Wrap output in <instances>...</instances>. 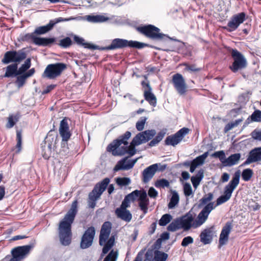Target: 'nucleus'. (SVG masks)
Instances as JSON below:
<instances>
[{
  "instance_id": "22",
  "label": "nucleus",
  "mask_w": 261,
  "mask_h": 261,
  "mask_svg": "<svg viewBox=\"0 0 261 261\" xmlns=\"http://www.w3.org/2000/svg\"><path fill=\"white\" fill-rule=\"evenodd\" d=\"M112 228L111 222H105L102 225L99 235V245L102 246L108 240Z\"/></svg>"
},
{
  "instance_id": "34",
  "label": "nucleus",
  "mask_w": 261,
  "mask_h": 261,
  "mask_svg": "<svg viewBox=\"0 0 261 261\" xmlns=\"http://www.w3.org/2000/svg\"><path fill=\"white\" fill-rule=\"evenodd\" d=\"M115 242V239L114 237H111L107 242H105V243L102 245L104 246L102 249V253L106 254L114 246Z\"/></svg>"
},
{
  "instance_id": "6",
  "label": "nucleus",
  "mask_w": 261,
  "mask_h": 261,
  "mask_svg": "<svg viewBox=\"0 0 261 261\" xmlns=\"http://www.w3.org/2000/svg\"><path fill=\"white\" fill-rule=\"evenodd\" d=\"M146 44L136 41H128L125 39L116 38L112 40L111 45L101 48L102 50H114L125 47H131L136 48H142Z\"/></svg>"
},
{
  "instance_id": "39",
  "label": "nucleus",
  "mask_w": 261,
  "mask_h": 261,
  "mask_svg": "<svg viewBox=\"0 0 261 261\" xmlns=\"http://www.w3.org/2000/svg\"><path fill=\"white\" fill-rule=\"evenodd\" d=\"M31 65V59L30 58L27 59L24 64L21 65L20 68L18 69L17 74L20 75L24 72H25L30 67Z\"/></svg>"
},
{
  "instance_id": "2",
  "label": "nucleus",
  "mask_w": 261,
  "mask_h": 261,
  "mask_svg": "<svg viewBox=\"0 0 261 261\" xmlns=\"http://www.w3.org/2000/svg\"><path fill=\"white\" fill-rule=\"evenodd\" d=\"M77 212V201L74 200L70 210L60 222L59 226V237L61 244L68 245L71 242V224Z\"/></svg>"
},
{
  "instance_id": "51",
  "label": "nucleus",
  "mask_w": 261,
  "mask_h": 261,
  "mask_svg": "<svg viewBox=\"0 0 261 261\" xmlns=\"http://www.w3.org/2000/svg\"><path fill=\"white\" fill-rule=\"evenodd\" d=\"M144 134L145 139L146 142L151 140L156 134V132L154 129L146 130L143 132Z\"/></svg>"
},
{
  "instance_id": "18",
  "label": "nucleus",
  "mask_w": 261,
  "mask_h": 261,
  "mask_svg": "<svg viewBox=\"0 0 261 261\" xmlns=\"http://www.w3.org/2000/svg\"><path fill=\"white\" fill-rule=\"evenodd\" d=\"M138 158L134 160H128V157H125L118 161L114 168L115 172L119 170H128L132 169L136 163Z\"/></svg>"
},
{
  "instance_id": "60",
  "label": "nucleus",
  "mask_w": 261,
  "mask_h": 261,
  "mask_svg": "<svg viewBox=\"0 0 261 261\" xmlns=\"http://www.w3.org/2000/svg\"><path fill=\"white\" fill-rule=\"evenodd\" d=\"M148 194L151 198H155L158 194V191L153 187H151L149 189Z\"/></svg>"
},
{
  "instance_id": "55",
  "label": "nucleus",
  "mask_w": 261,
  "mask_h": 261,
  "mask_svg": "<svg viewBox=\"0 0 261 261\" xmlns=\"http://www.w3.org/2000/svg\"><path fill=\"white\" fill-rule=\"evenodd\" d=\"M183 65L185 66V70L190 72H196L200 70L199 68L196 67L195 65H189L187 63H184Z\"/></svg>"
},
{
  "instance_id": "28",
  "label": "nucleus",
  "mask_w": 261,
  "mask_h": 261,
  "mask_svg": "<svg viewBox=\"0 0 261 261\" xmlns=\"http://www.w3.org/2000/svg\"><path fill=\"white\" fill-rule=\"evenodd\" d=\"M73 39L77 44L83 46L85 48L92 49H96L98 48L97 46L86 42L84 38L78 36L74 35L73 37Z\"/></svg>"
},
{
  "instance_id": "19",
  "label": "nucleus",
  "mask_w": 261,
  "mask_h": 261,
  "mask_svg": "<svg viewBox=\"0 0 261 261\" xmlns=\"http://www.w3.org/2000/svg\"><path fill=\"white\" fill-rule=\"evenodd\" d=\"M142 85L144 89V96L146 101L153 107L156 105V98L155 96L152 93V89L148 83L145 81L142 82Z\"/></svg>"
},
{
  "instance_id": "63",
  "label": "nucleus",
  "mask_w": 261,
  "mask_h": 261,
  "mask_svg": "<svg viewBox=\"0 0 261 261\" xmlns=\"http://www.w3.org/2000/svg\"><path fill=\"white\" fill-rule=\"evenodd\" d=\"M17 142L16 147L18 148V150L19 151L21 145V133L19 132H17Z\"/></svg>"
},
{
  "instance_id": "5",
  "label": "nucleus",
  "mask_w": 261,
  "mask_h": 261,
  "mask_svg": "<svg viewBox=\"0 0 261 261\" xmlns=\"http://www.w3.org/2000/svg\"><path fill=\"white\" fill-rule=\"evenodd\" d=\"M110 181L109 178H105L95 185L93 190L89 194L88 205L90 207L94 208L95 206L96 200L105 191Z\"/></svg>"
},
{
  "instance_id": "25",
  "label": "nucleus",
  "mask_w": 261,
  "mask_h": 261,
  "mask_svg": "<svg viewBox=\"0 0 261 261\" xmlns=\"http://www.w3.org/2000/svg\"><path fill=\"white\" fill-rule=\"evenodd\" d=\"M115 213L118 218L125 222H129L132 219V214L127 209L117 208L115 210Z\"/></svg>"
},
{
  "instance_id": "26",
  "label": "nucleus",
  "mask_w": 261,
  "mask_h": 261,
  "mask_svg": "<svg viewBox=\"0 0 261 261\" xmlns=\"http://www.w3.org/2000/svg\"><path fill=\"white\" fill-rule=\"evenodd\" d=\"M208 155V152L207 151L194 159L191 162V166L190 168V172L193 173L198 166L202 165Z\"/></svg>"
},
{
  "instance_id": "48",
  "label": "nucleus",
  "mask_w": 261,
  "mask_h": 261,
  "mask_svg": "<svg viewBox=\"0 0 261 261\" xmlns=\"http://www.w3.org/2000/svg\"><path fill=\"white\" fill-rule=\"evenodd\" d=\"M51 145L48 144L47 147H44L43 149L42 155L43 157L46 159H48L51 156Z\"/></svg>"
},
{
  "instance_id": "38",
  "label": "nucleus",
  "mask_w": 261,
  "mask_h": 261,
  "mask_svg": "<svg viewBox=\"0 0 261 261\" xmlns=\"http://www.w3.org/2000/svg\"><path fill=\"white\" fill-rule=\"evenodd\" d=\"M253 175V171L250 168H247L243 170L242 172V179L245 181H249Z\"/></svg>"
},
{
  "instance_id": "54",
  "label": "nucleus",
  "mask_w": 261,
  "mask_h": 261,
  "mask_svg": "<svg viewBox=\"0 0 261 261\" xmlns=\"http://www.w3.org/2000/svg\"><path fill=\"white\" fill-rule=\"evenodd\" d=\"M37 37L35 36V34L34 32L32 33H28L22 36L21 40L23 41H29L30 40L33 41L34 43V39L36 38Z\"/></svg>"
},
{
  "instance_id": "32",
  "label": "nucleus",
  "mask_w": 261,
  "mask_h": 261,
  "mask_svg": "<svg viewBox=\"0 0 261 261\" xmlns=\"http://www.w3.org/2000/svg\"><path fill=\"white\" fill-rule=\"evenodd\" d=\"M214 198V195L212 193H209L203 196V197L199 200L198 207H201L204 205H206L208 203H214L211 202Z\"/></svg>"
},
{
  "instance_id": "64",
  "label": "nucleus",
  "mask_w": 261,
  "mask_h": 261,
  "mask_svg": "<svg viewBox=\"0 0 261 261\" xmlns=\"http://www.w3.org/2000/svg\"><path fill=\"white\" fill-rule=\"evenodd\" d=\"M56 87L55 85H50L47 86L42 92V94H45L49 93L50 91L53 90Z\"/></svg>"
},
{
  "instance_id": "35",
  "label": "nucleus",
  "mask_w": 261,
  "mask_h": 261,
  "mask_svg": "<svg viewBox=\"0 0 261 261\" xmlns=\"http://www.w3.org/2000/svg\"><path fill=\"white\" fill-rule=\"evenodd\" d=\"M115 242V239L114 237H111L107 242H105V243L102 245L104 246L102 249V253L106 254L114 246Z\"/></svg>"
},
{
  "instance_id": "43",
  "label": "nucleus",
  "mask_w": 261,
  "mask_h": 261,
  "mask_svg": "<svg viewBox=\"0 0 261 261\" xmlns=\"http://www.w3.org/2000/svg\"><path fill=\"white\" fill-rule=\"evenodd\" d=\"M212 156L219 158V160L224 166L226 158L225 152L223 150L218 151L214 152L212 154Z\"/></svg>"
},
{
  "instance_id": "36",
  "label": "nucleus",
  "mask_w": 261,
  "mask_h": 261,
  "mask_svg": "<svg viewBox=\"0 0 261 261\" xmlns=\"http://www.w3.org/2000/svg\"><path fill=\"white\" fill-rule=\"evenodd\" d=\"M168 258V254L159 250H155L154 253L153 261H166Z\"/></svg>"
},
{
  "instance_id": "61",
  "label": "nucleus",
  "mask_w": 261,
  "mask_h": 261,
  "mask_svg": "<svg viewBox=\"0 0 261 261\" xmlns=\"http://www.w3.org/2000/svg\"><path fill=\"white\" fill-rule=\"evenodd\" d=\"M130 202V200L127 199L126 197H125L124 200L122 202V203L120 206L119 208L126 209L127 207L129 206V203Z\"/></svg>"
},
{
  "instance_id": "53",
  "label": "nucleus",
  "mask_w": 261,
  "mask_h": 261,
  "mask_svg": "<svg viewBox=\"0 0 261 261\" xmlns=\"http://www.w3.org/2000/svg\"><path fill=\"white\" fill-rule=\"evenodd\" d=\"M148 204L149 200L139 201V206L144 214H146L148 212Z\"/></svg>"
},
{
  "instance_id": "41",
  "label": "nucleus",
  "mask_w": 261,
  "mask_h": 261,
  "mask_svg": "<svg viewBox=\"0 0 261 261\" xmlns=\"http://www.w3.org/2000/svg\"><path fill=\"white\" fill-rule=\"evenodd\" d=\"M18 120L17 115H10L8 118V122L6 124L7 128H12Z\"/></svg>"
},
{
  "instance_id": "20",
  "label": "nucleus",
  "mask_w": 261,
  "mask_h": 261,
  "mask_svg": "<svg viewBox=\"0 0 261 261\" xmlns=\"http://www.w3.org/2000/svg\"><path fill=\"white\" fill-rule=\"evenodd\" d=\"M59 133L62 138V144H66V141L70 139L71 135L66 118L63 119L60 122Z\"/></svg>"
},
{
  "instance_id": "11",
  "label": "nucleus",
  "mask_w": 261,
  "mask_h": 261,
  "mask_svg": "<svg viewBox=\"0 0 261 261\" xmlns=\"http://www.w3.org/2000/svg\"><path fill=\"white\" fill-rule=\"evenodd\" d=\"M75 19V18L74 17H70L68 18L58 17L55 19L50 20L47 25L37 28L34 31V33L36 35L44 34L51 30L56 24L61 22L72 20Z\"/></svg>"
},
{
  "instance_id": "50",
  "label": "nucleus",
  "mask_w": 261,
  "mask_h": 261,
  "mask_svg": "<svg viewBox=\"0 0 261 261\" xmlns=\"http://www.w3.org/2000/svg\"><path fill=\"white\" fill-rule=\"evenodd\" d=\"M147 117H142L136 123V127L138 130L141 131L144 128V125L146 123Z\"/></svg>"
},
{
  "instance_id": "4",
  "label": "nucleus",
  "mask_w": 261,
  "mask_h": 261,
  "mask_svg": "<svg viewBox=\"0 0 261 261\" xmlns=\"http://www.w3.org/2000/svg\"><path fill=\"white\" fill-rule=\"evenodd\" d=\"M194 217L191 213H188L185 215L173 220L168 226L169 231H175L179 229H183L188 231L191 228H194Z\"/></svg>"
},
{
  "instance_id": "57",
  "label": "nucleus",
  "mask_w": 261,
  "mask_h": 261,
  "mask_svg": "<svg viewBox=\"0 0 261 261\" xmlns=\"http://www.w3.org/2000/svg\"><path fill=\"white\" fill-rule=\"evenodd\" d=\"M139 194V191L135 190V191L132 192L131 193L126 195L125 197L127 199L130 200V201H133L138 197Z\"/></svg>"
},
{
  "instance_id": "10",
  "label": "nucleus",
  "mask_w": 261,
  "mask_h": 261,
  "mask_svg": "<svg viewBox=\"0 0 261 261\" xmlns=\"http://www.w3.org/2000/svg\"><path fill=\"white\" fill-rule=\"evenodd\" d=\"M139 31L146 36L154 40H162L166 36L160 33V29L154 25H148L140 28Z\"/></svg>"
},
{
  "instance_id": "30",
  "label": "nucleus",
  "mask_w": 261,
  "mask_h": 261,
  "mask_svg": "<svg viewBox=\"0 0 261 261\" xmlns=\"http://www.w3.org/2000/svg\"><path fill=\"white\" fill-rule=\"evenodd\" d=\"M86 20L90 22L93 23H100L105 22L109 19L107 17L105 16L102 15H87Z\"/></svg>"
},
{
  "instance_id": "46",
  "label": "nucleus",
  "mask_w": 261,
  "mask_h": 261,
  "mask_svg": "<svg viewBox=\"0 0 261 261\" xmlns=\"http://www.w3.org/2000/svg\"><path fill=\"white\" fill-rule=\"evenodd\" d=\"M184 192L186 197L193 196V192L190 184L186 182L184 185Z\"/></svg>"
},
{
  "instance_id": "9",
  "label": "nucleus",
  "mask_w": 261,
  "mask_h": 261,
  "mask_svg": "<svg viewBox=\"0 0 261 261\" xmlns=\"http://www.w3.org/2000/svg\"><path fill=\"white\" fill-rule=\"evenodd\" d=\"M27 57V54L24 49L7 51L2 60L4 64H7L10 63H19L24 60Z\"/></svg>"
},
{
  "instance_id": "27",
  "label": "nucleus",
  "mask_w": 261,
  "mask_h": 261,
  "mask_svg": "<svg viewBox=\"0 0 261 261\" xmlns=\"http://www.w3.org/2000/svg\"><path fill=\"white\" fill-rule=\"evenodd\" d=\"M241 155L239 153H234L230 155L228 158H226L224 166L231 167L238 164Z\"/></svg>"
},
{
  "instance_id": "14",
  "label": "nucleus",
  "mask_w": 261,
  "mask_h": 261,
  "mask_svg": "<svg viewBox=\"0 0 261 261\" xmlns=\"http://www.w3.org/2000/svg\"><path fill=\"white\" fill-rule=\"evenodd\" d=\"M246 14L244 12H241L234 15L230 18V20L227 23V27L225 28L228 32H232L238 29L239 25L242 23L245 20Z\"/></svg>"
},
{
  "instance_id": "33",
  "label": "nucleus",
  "mask_w": 261,
  "mask_h": 261,
  "mask_svg": "<svg viewBox=\"0 0 261 261\" xmlns=\"http://www.w3.org/2000/svg\"><path fill=\"white\" fill-rule=\"evenodd\" d=\"M179 197L177 192L174 191L172 193V196L168 204V208H173L179 202Z\"/></svg>"
},
{
  "instance_id": "31",
  "label": "nucleus",
  "mask_w": 261,
  "mask_h": 261,
  "mask_svg": "<svg viewBox=\"0 0 261 261\" xmlns=\"http://www.w3.org/2000/svg\"><path fill=\"white\" fill-rule=\"evenodd\" d=\"M55 41L54 38L37 37L34 39V44L39 46H47Z\"/></svg>"
},
{
  "instance_id": "37",
  "label": "nucleus",
  "mask_w": 261,
  "mask_h": 261,
  "mask_svg": "<svg viewBox=\"0 0 261 261\" xmlns=\"http://www.w3.org/2000/svg\"><path fill=\"white\" fill-rule=\"evenodd\" d=\"M144 135V134L143 133V132L138 134L132 140V141H133V144L140 145L142 144L146 143V141Z\"/></svg>"
},
{
  "instance_id": "23",
  "label": "nucleus",
  "mask_w": 261,
  "mask_h": 261,
  "mask_svg": "<svg viewBox=\"0 0 261 261\" xmlns=\"http://www.w3.org/2000/svg\"><path fill=\"white\" fill-rule=\"evenodd\" d=\"M232 229V224L227 222L223 227L219 238V245L223 246L226 243L228 240V236Z\"/></svg>"
},
{
  "instance_id": "3",
  "label": "nucleus",
  "mask_w": 261,
  "mask_h": 261,
  "mask_svg": "<svg viewBox=\"0 0 261 261\" xmlns=\"http://www.w3.org/2000/svg\"><path fill=\"white\" fill-rule=\"evenodd\" d=\"M130 136L131 133L126 132L119 139L111 143L108 146L107 150L111 152L114 155H122L125 153H128L130 156L134 155L136 152L135 147L138 145L133 144V141H132L130 144L128 146L127 140Z\"/></svg>"
},
{
  "instance_id": "15",
  "label": "nucleus",
  "mask_w": 261,
  "mask_h": 261,
  "mask_svg": "<svg viewBox=\"0 0 261 261\" xmlns=\"http://www.w3.org/2000/svg\"><path fill=\"white\" fill-rule=\"evenodd\" d=\"M95 234V230L94 227H89L84 233L81 242V247L86 249L92 245L94 237Z\"/></svg>"
},
{
  "instance_id": "56",
  "label": "nucleus",
  "mask_w": 261,
  "mask_h": 261,
  "mask_svg": "<svg viewBox=\"0 0 261 261\" xmlns=\"http://www.w3.org/2000/svg\"><path fill=\"white\" fill-rule=\"evenodd\" d=\"M193 242H194L193 239L190 236H188V237L184 238L182 239V241L181 243V245L182 247H187L189 244H192L193 243Z\"/></svg>"
},
{
  "instance_id": "47",
  "label": "nucleus",
  "mask_w": 261,
  "mask_h": 261,
  "mask_svg": "<svg viewBox=\"0 0 261 261\" xmlns=\"http://www.w3.org/2000/svg\"><path fill=\"white\" fill-rule=\"evenodd\" d=\"M27 78L23 74L22 75H18L15 81V84L18 88L22 87L25 83Z\"/></svg>"
},
{
  "instance_id": "17",
  "label": "nucleus",
  "mask_w": 261,
  "mask_h": 261,
  "mask_svg": "<svg viewBox=\"0 0 261 261\" xmlns=\"http://www.w3.org/2000/svg\"><path fill=\"white\" fill-rule=\"evenodd\" d=\"M166 168V166H163L159 169V164H154L145 168L142 172L143 181L148 182L153 177L158 170L163 171Z\"/></svg>"
},
{
  "instance_id": "44",
  "label": "nucleus",
  "mask_w": 261,
  "mask_h": 261,
  "mask_svg": "<svg viewBox=\"0 0 261 261\" xmlns=\"http://www.w3.org/2000/svg\"><path fill=\"white\" fill-rule=\"evenodd\" d=\"M118 251L112 250L105 257L103 261H116L118 258Z\"/></svg>"
},
{
  "instance_id": "16",
  "label": "nucleus",
  "mask_w": 261,
  "mask_h": 261,
  "mask_svg": "<svg viewBox=\"0 0 261 261\" xmlns=\"http://www.w3.org/2000/svg\"><path fill=\"white\" fill-rule=\"evenodd\" d=\"M172 81L175 89L180 95H183L186 93L187 85L181 74L176 73L174 74L172 76Z\"/></svg>"
},
{
  "instance_id": "49",
  "label": "nucleus",
  "mask_w": 261,
  "mask_h": 261,
  "mask_svg": "<svg viewBox=\"0 0 261 261\" xmlns=\"http://www.w3.org/2000/svg\"><path fill=\"white\" fill-rule=\"evenodd\" d=\"M71 43L72 41L71 39L69 37H67L63 39H61L60 41L59 45L63 48H67L71 45Z\"/></svg>"
},
{
  "instance_id": "59",
  "label": "nucleus",
  "mask_w": 261,
  "mask_h": 261,
  "mask_svg": "<svg viewBox=\"0 0 261 261\" xmlns=\"http://www.w3.org/2000/svg\"><path fill=\"white\" fill-rule=\"evenodd\" d=\"M202 179V177H191V182L193 184L194 188L196 189L200 184V182Z\"/></svg>"
},
{
  "instance_id": "52",
  "label": "nucleus",
  "mask_w": 261,
  "mask_h": 261,
  "mask_svg": "<svg viewBox=\"0 0 261 261\" xmlns=\"http://www.w3.org/2000/svg\"><path fill=\"white\" fill-rule=\"evenodd\" d=\"M253 122H261V111L255 110L250 116Z\"/></svg>"
},
{
  "instance_id": "58",
  "label": "nucleus",
  "mask_w": 261,
  "mask_h": 261,
  "mask_svg": "<svg viewBox=\"0 0 261 261\" xmlns=\"http://www.w3.org/2000/svg\"><path fill=\"white\" fill-rule=\"evenodd\" d=\"M251 136L254 140L261 141V130L255 129L251 133Z\"/></svg>"
},
{
  "instance_id": "12",
  "label": "nucleus",
  "mask_w": 261,
  "mask_h": 261,
  "mask_svg": "<svg viewBox=\"0 0 261 261\" xmlns=\"http://www.w3.org/2000/svg\"><path fill=\"white\" fill-rule=\"evenodd\" d=\"M189 129L184 127L179 130L173 135L167 137L165 140V143L167 145L175 146L181 141L184 137L189 133Z\"/></svg>"
},
{
  "instance_id": "62",
  "label": "nucleus",
  "mask_w": 261,
  "mask_h": 261,
  "mask_svg": "<svg viewBox=\"0 0 261 261\" xmlns=\"http://www.w3.org/2000/svg\"><path fill=\"white\" fill-rule=\"evenodd\" d=\"M138 198L139 201L148 200V198L147 196V194L145 191L141 192L139 191V194H138Z\"/></svg>"
},
{
  "instance_id": "1",
  "label": "nucleus",
  "mask_w": 261,
  "mask_h": 261,
  "mask_svg": "<svg viewBox=\"0 0 261 261\" xmlns=\"http://www.w3.org/2000/svg\"><path fill=\"white\" fill-rule=\"evenodd\" d=\"M240 174L239 170L234 173L231 180L224 187V195H221L217 199L216 205L214 203H210L204 206L198 214L197 218L194 219V228H197L204 224L207 219L210 213L216 206L220 205L230 199L232 192L239 184Z\"/></svg>"
},
{
  "instance_id": "7",
  "label": "nucleus",
  "mask_w": 261,
  "mask_h": 261,
  "mask_svg": "<svg viewBox=\"0 0 261 261\" xmlns=\"http://www.w3.org/2000/svg\"><path fill=\"white\" fill-rule=\"evenodd\" d=\"M231 56L233 60V62L230 69L233 72H237L239 69H243L247 66V60L244 56L236 49H232Z\"/></svg>"
},
{
  "instance_id": "21",
  "label": "nucleus",
  "mask_w": 261,
  "mask_h": 261,
  "mask_svg": "<svg viewBox=\"0 0 261 261\" xmlns=\"http://www.w3.org/2000/svg\"><path fill=\"white\" fill-rule=\"evenodd\" d=\"M259 161H261V147H256L252 149L249 152L246 160L241 166L247 165Z\"/></svg>"
},
{
  "instance_id": "8",
  "label": "nucleus",
  "mask_w": 261,
  "mask_h": 261,
  "mask_svg": "<svg viewBox=\"0 0 261 261\" xmlns=\"http://www.w3.org/2000/svg\"><path fill=\"white\" fill-rule=\"evenodd\" d=\"M66 67V65L63 63L49 64L46 67L42 76L49 79H55L60 76Z\"/></svg>"
},
{
  "instance_id": "45",
  "label": "nucleus",
  "mask_w": 261,
  "mask_h": 261,
  "mask_svg": "<svg viewBox=\"0 0 261 261\" xmlns=\"http://www.w3.org/2000/svg\"><path fill=\"white\" fill-rule=\"evenodd\" d=\"M154 186L158 188H164L165 187H169L170 184L167 179L163 178L157 180L155 182Z\"/></svg>"
},
{
  "instance_id": "29",
  "label": "nucleus",
  "mask_w": 261,
  "mask_h": 261,
  "mask_svg": "<svg viewBox=\"0 0 261 261\" xmlns=\"http://www.w3.org/2000/svg\"><path fill=\"white\" fill-rule=\"evenodd\" d=\"M17 64H12L6 67V73L4 75L5 77H10L16 76L19 75L17 74Z\"/></svg>"
},
{
  "instance_id": "40",
  "label": "nucleus",
  "mask_w": 261,
  "mask_h": 261,
  "mask_svg": "<svg viewBox=\"0 0 261 261\" xmlns=\"http://www.w3.org/2000/svg\"><path fill=\"white\" fill-rule=\"evenodd\" d=\"M172 219V217L171 215L168 214H165L162 216L159 220V224L160 226H165L171 221Z\"/></svg>"
},
{
  "instance_id": "24",
  "label": "nucleus",
  "mask_w": 261,
  "mask_h": 261,
  "mask_svg": "<svg viewBox=\"0 0 261 261\" xmlns=\"http://www.w3.org/2000/svg\"><path fill=\"white\" fill-rule=\"evenodd\" d=\"M214 235L213 227L204 229L200 234V241L204 245L210 244Z\"/></svg>"
},
{
  "instance_id": "42",
  "label": "nucleus",
  "mask_w": 261,
  "mask_h": 261,
  "mask_svg": "<svg viewBox=\"0 0 261 261\" xmlns=\"http://www.w3.org/2000/svg\"><path fill=\"white\" fill-rule=\"evenodd\" d=\"M116 184L120 186H126L130 184V179L128 177H118L116 179Z\"/></svg>"
},
{
  "instance_id": "13",
  "label": "nucleus",
  "mask_w": 261,
  "mask_h": 261,
  "mask_svg": "<svg viewBox=\"0 0 261 261\" xmlns=\"http://www.w3.org/2000/svg\"><path fill=\"white\" fill-rule=\"evenodd\" d=\"M32 248V245H25L14 248L11 251L12 257L10 259V261H20L23 259L29 253Z\"/></svg>"
}]
</instances>
